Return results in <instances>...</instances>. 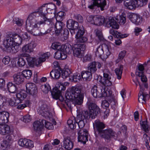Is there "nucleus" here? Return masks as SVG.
Here are the masks:
<instances>
[{"instance_id": "obj_1", "label": "nucleus", "mask_w": 150, "mask_h": 150, "mask_svg": "<svg viewBox=\"0 0 150 150\" xmlns=\"http://www.w3.org/2000/svg\"><path fill=\"white\" fill-rule=\"evenodd\" d=\"M44 20L38 21H35L34 22L33 25H32L26 29L28 31L35 36L43 35V33L40 32L39 30L35 33L34 30L35 28H39L40 25L42 24H45L47 25L50 28L44 34L47 33L52 30V28H53L54 26L55 20L54 18L48 19L46 16L43 18Z\"/></svg>"}, {"instance_id": "obj_2", "label": "nucleus", "mask_w": 150, "mask_h": 150, "mask_svg": "<svg viewBox=\"0 0 150 150\" xmlns=\"http://www.w3.org/2000/svg\"><path fill=\"white\" fill-rule=\"evenodd\" d=\"M65 98L68 100H72L75 105H80L83 103V95L81 93V87L72 86L68 90L65 94Z\"/></svg>"}, {"instance_id": "obj_3", "label": "nucleus", "mask_w": 150, "mask_h": 150, "mask_svg": "<svg viewBox=\"0 0 150 150\" xmlns=\"http://www.w3.org/2000/svg\"><path fill=\"white\" fill-rule=\"evenodd\" d=\"M46 5V4L43 5L39 8L37 11L31 13L28 16L26 22L27 25L26 29L33 25V23L35 22V21H38L35 19L37 16H40L44 18L46 16L45 13L43 12V7H45Z\"/></svg>"}, {"instance_id": "obj_4", "label": "nucleus", "mask_w": 150, "mask_h": 150, "mask_svg": "<svg viewBox=\"0 0 150 150\" xmlns=\"http://www.w3.org/2000/svg\"><path fill=\"white\" fill-rule=\"evenodd\" d=\"M148 0H124V6L127 8L132 10L137 6L141 7L145 5Z\"/></svg>"}, {"instance_id": "obj_5", "label": "nucleus", "mask_w": 150, "mask_h": 150, "mask_svg": "<svg viewBox=\"0 0 150 150\" xmlns=\"http://www.w3.org/2000/svg\"><path fill=\"white\" fill-rule=\"evenodd\" d=\"M91 92L92 95L95 98L108 97L110 96L108 94V91H105L103 87H98L96 85H94L92 88Z\"/></svg>"}, {"instance_id": "obj_6", "label": "nucleus", "mask_w": 150, "mask_h": 150, "mask_svg": "<svg viewBox=\"0 0 150 150\" xmlns=\"http://www.w3.org/2000/svg\"><path fill=\"white\" fill-rule=\"evenodd\" d=\"M50 107L46 102L41 101L39 103V108L38 111L42 116H46L49 115Z\"/></svg>"}, {"instance_id": "obj_7", "label": "nucleus", "mask_w": 150, "mask_h": 150, "mask_svg": "<svg viewBox=\"0 0 150 150\" xmlns=\"http://www.w3.org/2000/svg\"><path fill=\"white\" fill-rule=\"evenodd\" d=\"M88 107L91 114V118L94 119L100 112L99 107L95 104L89 102L88 103Z\"/></svg>"}, {"instance_id": "obj_8", "label": "nucleus", "mask_w": 150, "mask_h": 150, "mask_svg": "<svg viewBox=\"0 0 150 150\" xmlns=\"http://www.w3.org/2000/svg\"><path fill=\"white\" fill-rule=\"evenodd\" d=\"M83 120H84L81 119L78 122L74 118L71 117L67 121V123L71 129H74L76 127V123L79 128L82 129L85 125Z\"/></svg>"}, {"instance_id": "obj_9", "label": "nucleus", "mask_w": 150, "mask_h": 150, "mask_svg": "<svg viewBox=\"0 0 150 150\" xmlns=\"http://www.w3.org/2000/svg\"><path fill=\"white\" fill-rule=\"evenodd\" d=\"M78 31L76 35V40L77 42L84 43L87 40V38L85 36H83L85 32L83 26H80L78 28Z\"/></svg>"}, {"instance_id": "obj_10", "label": "nucleus", "mask_w": 150, "mask_h": 150, "mask_svg": "<svg viewBox=\"0 0 150 150\" xmlns=\"http://www.w3.org/2000/svg\"><path fill=\"white\" fill-rule=\"evenodd\" d=\"M93 127L95 131L98 132L100 135L104 130L105 125L104 123L97 119L93 123Z\"/></svg>"}, {"instance_id": "obj_11", "label": "nucleus", "mask_w": 150, "mask_h": 150, "mask_svg": "<svg viewBox=\"0 0 150 150\" xmlns=\"http://www.w3.org/2000/svg\"><path fill=\"white\" fill-rule=\"evenodd\" d=\"M27 92L33 96H36L38 93V89L36 85L33 83H28L26 85Z\"/></svg>"}, {"instance_id": "obj_12", "label": "nucleus", "mask_w": 150, "mask_h": 150, "mask_svg": "<svg viewBox=\"0 0 150 150\" xmlns=\"http://www.w3.org/2000/svg\"><path fill=\"white\" fill-rule=\"evenodd\" d=\"M66 87L61 85L59 86L58 88L56 87L54 88L51 92L52 96L53 98L58 99L59 96L61 94V91H64L66 89Z\"/></svg>"}, {"instance_id": "obj_13", "label": "nucleus", "mask_w": 150, "mask_h": 150, "mask_svg": "<svg viewBox=\"0 0 150 150\" xmlns=\"http://www.w3.org/2000/svg\"><path fill=\"white\" fill-rule=\"evenodd\" d=\"M92 4L88 6V8L92 9L94 8V7L97 6L100 8L101 10H104V8L106 5V1L105 0H92Z\"/></svg>"}, {"instance_id": "obj_14", "label": "nucleus", "mask_w": 150, "mask_h": 150, "mask_svg": "<svg viewBox=\"0 0 150 150\" xmlns=\"http://www.w3.org/2000/svg\"><path fill=\"white\" fill-rule=\"evenodd\" d=\"M18 144L20 146L26 148H31L34 147L33 142L26 139H20L18 142Z\"/></svg>"}, {"instance_id": "obj_15", "label": "nucleus", "mask_w": 150, "mask_h": 150, "mask_svg": "<svg viewBox=\"0 0 150 150\" xmlns=\"http://www.w3.org/2000/svg\"><path fill=\"white\" fill-rule=\"evenodd\" d=\"M102 66V64L98 62H93L88 64L87 68L88 70L91 73H95L97 70V68L100 69Z\"/></svg>"}, {"instance_id": "obj_16", "label": "nucleus", "mask_w": 150, "mask_h": 150, "mask_svg": "<svg viewBox=\"0 0 150 150\" xmlns=\"http://www.w3.org/2000/svg\"><path fill=\"white\" fill-rule=\"evenodd\" d=\"M128 17L132 23L137 25L140 24L142 21V17L135 13H129Z\"/></svg>"}, {"instance_id": "obj_17", "label": "nucleus", "mask_w": 150, "mask_h": 150, "mask_svg": "<svg viewBox=\"0 0 150 150\" xmlns=\"http://www.w3.org/2000/svg\"><path fill=\"white\" fill-rule=\"evenodd\" d=\"M100 135L103 138L109 139L111 137L115 136V133L111 129L108 128L104 129Z\"/></svg>"}, {"instance_id": "obj_18", "label": "nucleus", "mask_w": 150, "mask_h": 150, "mask_svg": "<svg viewBox=\"0 0 150 150\" xmlns=\"http://www.w3.org/2000/svg\"><path fill=\"white\" fill-rule=\"evenodd\" d=\"M36 46V43L33 41L24 45L22 48V51L23 53H30L33 51V49Z\"/></svg>"}, {"instance_id": "obj_19", "label": "nucleus", "mask_w": 150, "mask_h": 150, "mask_svg": "<svg viewBox=\"0 0 150 150\" xmlns=\"http://www.w3.org/2000/svg\"><path fill=\"white\" fill-rule=\"evenodd\" d=\"M45 122L44 120H40L35 122L33 124V127L35 130L37 131H41L43 129L44 126V122Z\"/></svg>"}, {"instance_id": "obj_20", "label": "nucleus", "mask_w": 150, "mask_h": 150, "mask_svg": "<svg viewBox=\"0 0 150 150\" xmlns=\"http://www.w3.org/2000/svg\"><path fill=\"white\" fill-rule=\"evenodd\" d=\"M106 26L107 27H111L113 28L117 29L119 28V25L117 23L114 18L110 17L109 18L106 24Z\"/></svg>"}, {"instance_id": "obj_21", "label": "nucleus", "mask_w": 150, "mask_h": 150, "mask_svg": "<svg viewBox=\"0 0 150 150\" xmlns=\"http://www.w3.org/2000/svg\"><path fill=\"white\" fill-rule=\"evenodd\" d=\"M9 113L7 112H0V125L7 123L8 121Z\"/></svg>"}, {"instance_id": "obj_22", "label": "nucleus", "mask_w": 150, "mask_h": 150, "mask_svg": "<svg viewBox=\"0 0 150 150\" xmlns=\"http://www.w3.org/2000/svg\"><path fill=\"white\" fill-rule=\"evenodd\" d=\"M63 142V146L66 149L70 150L73 148V144L70 137H65Z\"/></svg>"}, {"instance_id": "obj_23", "label": "nucleus", "mask_w": 150, "mask_h": 150, "mask_svg": "<svg viewBox=\"0 0 150 150\" xmlns=\"http://www.w3.org/2000/svg\"><path fill=\"white\" fill-rule=\"evenodd\" d=\"M13 133V131L10 127L7 125H0V134L3 135H6Z\"/></svg>"}, {"instance_id": "obj_24", "label": "nucleus", "mask_w": 150, "mask_h": 150, "mask_svg": "<svg viewBox=\"0 0 150 150\" xmlns=\"http://www.w3.org/2000/svg\"><path fill=\"white\" fill-rule=\"evenodd\" d=\"M67 26L69 29H77L79 27V24L75 21L69 19L67 21Z\"/></svg>"}, {"instance_id": "obj_25", "label": "nucleus", "mask_w": 150, "mask_h": 150, "mask_svg": "<svg viewBox=\"0 0 150 150\" xmlns=\"http://www.w3.org/2000/svg\"><path fill=\"white\" fill-rule=\"evenodd\" d=\"M144 90L143 88L141 87V90L139 94L138 100L139 102H141L142 103H146V98L149 97V95L146 93L143 92Z\"/></svg>"}, {"instance_id": "obj_26", "label": "nucleus", "mask_w": 150, "mask_h": 150, "mask_svg": "<svg viewBox=\"0 0 150 150\" xmlns=\"http://www.w3.org/2000/svg\"><path fill=\"white\" fill-rule=\"evenodd\" d=\"M64 25V23L61 21H57L55 23L54 27L55 32L57 35H59L61 33Z\"/></svg>"}, {"instance_id": "obj_27", "label": "nucleus", "mask_w": 150, "mask_h": 150, "mask_svg": "<svg viewBox=\"0 0 150 150\" xmlns=\"http://www.w3.org/2000/svg\"><path fill=\"white\" fill-rule=\"evenodd\" d=\"M14 42L12 36H8L3 41V45L7 50Z\"/></svg>"}, {"instance_id": "obj_28", "label": "nucleus", "mask_w": 150, "mask_h": 150, "mask_svg": "<svg viewBox=\"0 0 150 150\" xmlns=\"http://www.w3.org/2000/svg\"><path fill=\"white\" fill-rule=\"evenodd\" d=\"M94 24L97 25H102L105 22V19L104 17L102 16H94Z\"/></svg>"}, {"instance_id": "obj_29", "label": "nucleus", "mask_w": 150, "mask_h": 150, "mask_svg": "<svg viewBox=\"0 0 150 150\" xmlns=\"http://www.w3.org/2000/svg\"><path fill=\"white\" fill-rule=\"evenodd\" d=\"M92 73L88 71H84L81 73L82 78L86 81H90L92 78Z\"/></svg>"}, {"instance_id": "obj_30", "label": "nucleus", "mask_w": 150, "mask_h": 150, "mask_svg": "<svg viewBox=\"0 0 150 150\" xmlns=\"http://www.w3.org/2000/svg\"><path fill=\"white\" fill-rule=\"evenodd\" d=\"M14 82L16 84H19L24 81V78L22 74H15L13 76Z\"/></svg>"}, {"instance_id": "obj_31", "label": "nucleus", "mask_w": 150, "mask_h": 150, "mask_svg": "<svg viewBox=\"0 0 150 150\" xmlns=\"http://www.w3.org/2000/svg\"><path fill=\"white\" fill-rule=\"evenodd\" d=\"M110 34L113 35L115 37L117 38H123L126 37L127 36V34H122L118 32L116 30L112 29L110 30Z\"/></svg>"}, {"instance_id": "obj_32", "label": "nucleus", "mask_w": 150, "mask_h": 150, "mask_svg": "<svg viewBox=\"0 0 150 150\" xmlns=\"http://www.w3.org/2000/svg\"><path fill=\"white\" fill-rule=\"evenodd\" d=\"M27 94L25 91H19L16 94V97L17 98V101L18 102L20 103L21 100H23L24 98H25L27 96Z\"/></svg>"}, {"instance_id": "obj_33", "label": "nucleus", "mask_w": 150, "mask_h": 150, "mask_svg": "<svg viewBox=\"0 0 150 150\" xmlns=\"http://www.w3.org/2000/svg\"><path fill=\"white\" fill-rule=\"evenodd\" d=\"M12 36L14 43L18 45H21L22 42V38L19 35L14 34H13Z\"/></svg>"}, {"instance_id": "obj_34", "label": "nucleus", "mask_w": 150, "mask_h": 150, "mask_svg": "<svg viewBox=\"0 0 150 150\" xmlns=\"http://www.w3.org/2000/svg\"><path fill=\"white\" fill-rule=\"evenodd\" d=\"M56 8L55 5L53 4H51L47 5L46 11L47 13L55 14L56 13Z\"/></svg>"}, {"instance_id": "obj_35", "label": "nucleus", "mask_w": 150, "mask_h": 150, "mask_svg": "<svg viewBox=\"0 0 150 150\" xmlns=\"http://www.w3.org/2000/svg\"><path fill=\"white\" fill-rule=\"evenodd\" d=\"M78 117L79 119H88L91 117V114L90 111L88 113L87 111H82L81 114H79L78 116Z\"/></svg>"}, {"instance_id": "obj_36", "label": "nucleus", "mask_w": 150, "mask_h": 150, "mask_svg": "<svg viewBox=\"0 0 150 150\" xmlns=\"http://www.w3.org/2000/svg\"><path fill=\"white\" fill-rule=\"evenodd\" d=\"M103 50H104V54L103 57L104 58L108 57L111 54L109 47L106 44H103Z\"/></svg>"}, {"instance_id": "obj_37", "label": "nucleus", "mask_w": 150, "mask_h": 150, "mask_svg": "<svg viewBox=\"0 0 150 150\" xmlns=\"http://www.w3.org/2000/svg\"><path fill=\"white\" fill-rule=\"evenodd\" d=\"M7 89L10 93H16L17 91L18 88L17 86L12 83L9 82L7 85Z\"/></svg>"}, {"instance_id": "obj_38", "label": "nucleus", "mask_w": 150, "mask_h": 150, "mask_svg": "<svg viewBox=\"0 0 150 150\" xmlns=\"http://www.w3.org/2000/svg\"><path fill=\"white\" fill-rule=\"evenodd\" d=\"M19 45L13 43L7 50V52L15 53L17 52L19 50Z\"/></svg>"}, {"instance_id": "obj_39", "label": "nucleus", "mask_w": 150, "mask_h": 150, "mask_svg": "<svg viewBox=\"0 0 150 150\" xmlns=\"http://www.w3.org/2000/svg\"><path fill=\"white\" fill-rule=\"evenodd\" d=\"M50 75L52 78L58 79L60 77V73L58 70L54 69L50 72Z\"/></svg>"}, {"instance_id": "obj_40", "label": "nucleus", "mask_w": 150, "mask_h": 150, "mask_svg": "<svg viewBox=\"0 0 150 150\" xmlns=\"http://www.w3.org/2000/svg\"><path fill=\"white\" fill-rule=\"evenodd\" d=\"M123 69V66L121 65L115 70V72L117 76V78L118 79H120L121 78Z\"/></svg>"}, {"instance_id": "obj_41", "label": "nucleus", "mask_w": 150, "mask_h": 150, "mask_svg": "<svg viewBox=\"0 0 150 150\" xmlns=\"http://www.w3.org/2000/svg\"><path fill=\"white\" fill-rule=\"evenodd\" d=\"M117 21V23H119L120 25L124 24L126 22V16L124 14L117 16V18H115Z\"/></svg>"}, {"instance_id": "obj_42", "label": "nucleus", "mask_w": 150, "mask_h": 150, "mask_svg": "<svg viewBox=\"0 0 150 150\" xmlns=\"http://www.w3.org/2000/svg\"><path fill=\"white\" fill-rule=\"evenodd\" d=\"M62 76L63 79H65L67 77H70L71 74V70L69 68H65L62 72Z\"/></svg>"}, {"instance_id": "obj_43", "label": "nucleus", "mask_w": 150, "mask_h": 150, "mask_svg": "<svg viewBox=\"0 0 150 150\" xmlns=\"http://www.w3.org/2000/svg\"><path fill=\"white\" fill-rule=\"evenodd\" d=\"M142 127L143 130L146 133H148L150 129L149 126L146 120L142 121H141L140 123Z\"/></svg>"}, {"instance_id": "obj_44", "label": "nucleus", "mask_w": 150, "mask_h": 150, "mask_svg": "<svg viewBox=\"0 0 150 150\" xmlns=\"http://www.w3.org/2000/svg\"><path fill=\"white\" fill-rule=\"evenodd\" d=\"M103 54H104V50H103V44L99 46L96 48L95 52V55L96 56L101 58V56H103Z\"/></svg>"}, {"instance_id": "obj_45", "label": "nucleus", "mask_w": 150, "mask_h": 150, "mask_svg": "<svg viewBox=\"0 0 150 150\" xmlns=\"http://www.w3.org/2000/svg\"><path fill=\"white\" fill-rule=\"evenodd\" d=\"M21 74L23 76V77L28 79L31 77L32 73L30 70H25L22 71Z\"/></svg>"}, {"instance_id": "obj_46", "label": "nucleus", "mask_w": 150, "mask_h": 150, "mask_svg": "<svg viewBox=\"0 0 150 150\" xmlns=\"http://www.w3.org/2000/svg\"><path fill=\"white\" fill-rule=\"evenodd\" d=\"M73 54L74 56L79 58H81L82 56V51H81V49L76 48V47H74Z\"/></svg>"}, {"instance_id": "obj_47", "label": "nucleus", "mask_w": 150, "mask_h": 150, "mask_svg": "<svg viewBox=\"0 0 150 150\" xmlns=\"http://www.w3.org/2000/svg\"><path fill=\"white\" fill-rule=\"evenodd\" d=\"M111 79H101L100 82L105 86H109L112 85V82L110 81Z\"/></svg>"}, {"instance_id": "obj_48", "label": "nucleus", "mask_w": 150, "mask_h": 150, "mask_svg": "<svg viewBox=\"0 0 150 150\" xmlns=\"http://www.w3.org/2000/svg\"><path fill=\"white\" fill-rule=\"evenodd\" d=\"M41 89L43 92L45 93H47L49 91H51L50 86L48 84L42 85L41 87Z\"/></svg>"}, {"instance_id": "obj_49", "label": "nucleus", "mask_w": 150, "mask_h": 150, "mask_svg": "<svg viewBox=\"0 0 150 150\" xmlns=\"http://www.w3.org/2000/svg\"><path fill=\"white\" fill-rule=\"evenodd\" d=\"M144 67L142 64L139 65L138 67V70L136 72V74L137 76H141L144 74Z\"/></svg>"}, {"instance_id": "obj_50", "label": "nucleus", "mask_w": 150, "mask_h": 150, "mask_svg": "<svg viewBox=\"0 0 150 150\" xmlns=\"http://www.w3.org/2000/svg\"><path fill=\"white\" fill-rule=\"evenodd\" d=\"M82 78L81 75H78L76 74H74L73 76H71L70 79H71L72 81L74 82H77L79 81Z\"/></svg>"}, {"instance_id": "obj_51", "label": "nucleus", "mask_w": 150, "mask_h": 150, "mask_svg": "<svg viewBox=\"0 0 150 150\" xmlns=\"http://www.w3.org/2000/svg\"><path fill=\"white\" fill-rule=\"evenodd\" d=\"M78 139L79 142H81L85 144L88 141V135L78 136Z\"/></svg>"}, {"instance_id": "obj_52", "label": "nucleus", "mask_w": 150, "mask_h": 150, "mask_svg": "<svg viewBox=\"0 0 150 150\" xmlns=\"http://www.w3.org/2000/svg\"><path fill=\"white\" fill-rule=\"evenodd\" d=\"M50 55V54L49 52H47L45 53H43L41 54L40 56L39 57L40 59H41L42 61L45 62L46 59L49 58Z\"/></svg>"}, {"instance_id": "obj_53", "label": "nucleus", "mask_w": 150, "mask_h": 150, "mask_svg": "<svg viewBox=\"0 0 150 150\" xmlns=\"http://www.w3.org/2000/svg\"><path fill=\"white\" fill-rule=\"evenodd\" d=\"M126 53V51L125 50H123L120 52L118 59L116 60L117 62H118L120 60L122 59L125 57Z\"/></svg>"}, {"instance_id": "obj_54", "label": "nucleus", "mask_w": 150, "mask_h": 150, "mask_svg": "<svg viewBox=\"0 0 150 150\" xmlns=\"http://www.w3.org/2000/svg\"><path fill=\"white\" fill-rule=\"evenodd\" d=\"M35 59L33 57H28L26 60L29 65L32 66L35 64Z\"/></svg>"}, {"instance_id": "obj_55", "label": "nucleus", "mask_w": 150, "mask_h": 150, "mask_svg": "<svg viewBox=\"0 0 150 150\" xmlns=\"http://www.w3.org/2000/svg\"><path fill=\"white\" fill-rule=\"evenodd\" d=\"M78 136H82L88 135V133L86 130L83 129H80L78 132Z\"/></svg>"}, {"instance_id": "obj_56", "label": "nucleus", "mask_w": 150, "mask_h": 150, "mask_svg": "<svg viewBox=\"0 0 150 150\" xmlns=\"http://www.w3.org/2000/svg\"><path fill=\"white\" fill-rule=\"evenodd\" d=\"M26 63V62L24 59L22 58H20L18 59V61L17 62V64L18 67H22L24 66Z\"/></svg>"}, {"instance_id": "obj_57", "label": "nucleus", "mask_w": 150, "mask_h": 150, "mask_svg": "<svg viewBox=\"0 0 150 150\" xmlns=\"http://www.w3.org/2000/svg\"><path fill=\"white\" fill-rule=\"evenodd\" d=\"M95 31L98 39L100 40H103V37L101 32L98 29L95 30Z\"/></svg>"}, {"instance_id": "obj_58", "label": "nucleus", "mask_w": 150, "mask_h": 150, "mask_svg": "<svg viewBox=\"0 0 150 150\" xmlns=\"http://www.w3.org/2000/svg\"><path fill=\"white\" fill-rule=\"evenodd\" d=\"M7 135L6 137V141L10 142L13 141V138L14 135L12 133H11L10 134H8Z\"/></svg>"}, {"instance_id": "obj_59", "label": "nucleus", "mask_w": 150, "mask_h": 150, "mask_svg": "<svg viewBox=\"0 0 150 150\" xmlns=\"http://www.w3.org/2000/svg\"><path fill=\"white\" fill-rule=\"evenodd\" d=\"M69 32L67 29H64L63 31V33L61 34L62 36L64 38L65 40L67 39L68 37Z\"/></svg>"}, {"instance_id": "obj_60", "label": "nucleus", "mask_w": 150, "mask_h": 150, "mask_svg": "<svg viewBox=\"0 0 150 150\" xmlns=\"http://www.w3.org/2000/svg\"><path fill=\"white\" fill-rule=\"evenodd\" d=\"M44 124H45V127L47 129H53V126L52 123L45 120V122H44Z\"/></svg>"}, {"instance_id": "obj_61", "label": "nucleus", "mask_w": 150, "mask_h": 150, "mask_svg": "<svg viewBox=\"0 0 150 150\" xmlns=\"http://www.w3.org/2000/svg\"><path fill=\"white\" fill-rule=\"evenodd\" d=\"M62 51L61 50H58L55 53L54 57L55 58L57 59H60L61 57V55L62 54Z\"/></svg>"}, {"instance_id": "obj_62", "label": "nucleus", "mask_w": 150, "mask_h": 150, "mask_svg": "<svg viewBox=\"0 0 150 150\" xmlns=\"http://www.w3.org/2000/svg\"><path fill=\"white\" fill-rule=\"evenodd\" d=\"M10 61V59L8 56H6L2 59V61L3 63L5 65L8 64Z\"/></svg>"}, {"instance_id": "obj_63", "label": "nucleus", "mask_w": 150, "mask_h": 150, "mask_svg": "<svg viewBox=\"0 0 150 150\" xmlns=\"http://www.w3.org/2000/svg\"><path fill=\"white\" fill-rule=\"evenodd\" d=\"M91 56L90 54H87L83 57V61L84 62L90 61L91 60Z\"/></svg>"}, {"instance_id": "obj_64", "label": "nucleus", "mask_w": 150, "mask_h": 150, "mask_svg": "<svg viewBox=\"0 0 150 150\" xmlns=\"http://www.w3.org/2000/svg\"><path fill=\"white\" fill-rule=\"evenodd\" d=\"M31 120L30 116L29 115H27L24 116L23 117V120L25 122H30Z\"/></svg>"}]
</instances>
